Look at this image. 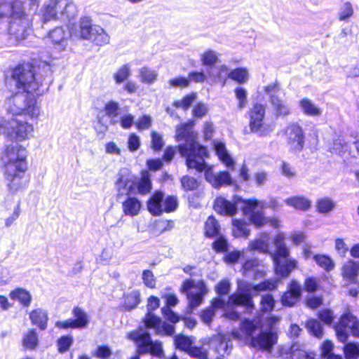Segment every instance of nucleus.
Segmentation results:
<instances>
[{"label":"nucleus","instance_id":"f257e3e1","mask_svg":"<svg viewBox=\"0 0 359 359\" xmlns=\"http://www.w3.org/2000/svg\"><path fill=\"white\" fill-rule=\"evenodd\" d=\"M43 71L45 75L36 74L29 63L18 65L13 69L10 81L18 91L5 102L8 113L30 118L39 116V108L34 94L42 95L52 82L50 66L45 63Z\"/></svg>","mask_w":359,"mask_h":359},{"label":"nucleus","instance_id":"f03ea898","mask_svg":"<svg viewBox=\"0 0 359 359\" xmlns=\"http://www.w3.org/2000/svg\"><path fill=\"white\" fill-rule=\"evenodd\" d=\"M27 156V149L18 142L6 145L1 153L0 161L4 181L8 192L12 195L23 191L27 186L28 181L25 176Z\"/></svg>","mask_w":359,"mask_h":359},{"label":"nucleus","instance_id":"7ed1b4c3","mask_svg":"<svg viewBox=\"0 0 359 359\" xmlns=\"http://www.w3.org/2000/svg\"><path fill=\"white\" fill-rule=\"evenodd\" d=\"M193 126L190 123H184L176 126L175 140L184 141L177 146L178 152L186 158V165L189 168L201 171L206 165L205 158L208 157V151L204 146L199 144L196 135L193 131Z\"/></svg>","mask_w":359,"mask_h":359},{"label":"nucleus","instance_id":"20e7f679","mask_svg":"<svg viewBox=\"0 0 359 359\" xmlns=\"http://www.w3.org/2000/svg\"><path fill=\"white\" fill-rule=\"evenodd\" d=\"M278 283L277 280H265L256 285H252L245 282L238 281L236 292L229 295L228 301H225L222 297L215 298L210 307L215 311L216 309L224 308L228 305L241 306L245 307L248 313H250L255 307L252 296V291L272 290L277 287Z\"/></svg>","mask_w":359,"mask_h":359},{"label":"nucleus","instance_id":"39448f33","mask_svg":"<svg viewBox=\"0 0 359 359\" xmlns=\"http://www.w3.org/2000/svg\"><path fill=\"white\" fill-rule=\"evenodd\" d=\"M259 203V201L257 199L242 198H238L235 203H233L223 197H218L215 199L214 209L220 215L233 216L236 213L238 205H240L243 213L250 216V221L257 226H261L264 224V215L262 212L255 211L257 207H260Z\"/></svg>","mask_w":359,"mask_h":359},{"label":"nucleus","instance_id":"423d86ee","mask_svg":"<svg viewBox=\"0 0 359 359\" xmlns=\"http://www.w3.org/2000/svg\"><path fill=\"white\" fill-rule=\"evenodd\" d=\"M41 22L45 24L51 20L69 22L78 14L76 5L70 0H46L40 11Z\"/></svg>","mask_w":359,"mask_h":359},{"label":"nucleus","instance_id":"0eeeda50","mask_svg":"<svg viewBox=\"0 0 359 359\" xmlns=\"http://www.w3.org/2000/svg\"><path fill=\"white\" fill-rule=\"evenodd\" d=\"M25 3H20L8 18V34L16 42L25 39L32 32V19L25 13Z\"/></svg>","mask_w":359,"mask_h":359},{"label":"nucleus","instance_id":"6e6552de","mask_svg":"<svg viewBox=\"0 0 359 359\" xmlns=\"http://www.w3.org/2000/svg\"><path fill=\"white\" fill-rule=\"evenodd\" d=\"M285 237L282 234L277 235L273 241L276 252L273 254V260L275 264V271L281 278L289 276L292 270L297 267V261L289 258L290 250L284 241Z\"/></svg>","mask_w":359,"mask_h":359},{"label":"nucleus","instance_id":"1a4fd4ad","mask_svg":"<svg viewBox=\"0 0 359 359\" xmlns=\"http://www.w3.org/2000/svg\"><path fill=\"white\" fill-rule=\"evenodd\" d=\"M128 337L136 344L138 355L150 353L159 358L163 355L162 343L159 341H153L148 331L142 329L134 330L130 332Z\"/></svg>","mask_w":359,"mask_h":359},{"label":"nucleus","instance_id":"9d476101","mask_svg":"<svg viewBox=\"0 0 359 359\" xmlns=\"http://www.w3.org/2000/svg\"><path fill=\"white\" fill-rule=\"evenodd\" d=\"M79 36L82 39L102 46L109 43L110 37L99 25H93L89 17H82L79 20Z\"/></svg>","mask_w":359,"mask_h":359},{"label":"nucleus","instance_id":"9b49d317","mask_svg":"<svg viewBox=\"0 0 359 359\" xmlns=\"http://www.w3.org/2000/svg\"><path fill=\"white\" fill-rule=\"evenodd\" d=\"M178 207L177 198L175 196L165 197L163 192L155 191L147 202L149 212L154 216H160L165 212H174Z\"/></svg>","mask_w":359,"mask_h":359},{"label":"nucleus","instance_id":"f8f14e48","mask_svg":"<svg viewBox=\"0 0 359 359\" xmlns=\"http://www.w3.org/2000/svg\"><path fill=\"white\" fill-rule=\"evenodd\" d=\"M335 331L339 341L342 343L347 341L349 334L359 337V323L357 318L349 311L346 312L335 326Z\"/></svg>","mask_w":359,"mask_h":359},{"label":"nucleus","instance_id":"ddd939ff","mask_svg":"<svg viewBox=\"0 0 359 359\" xmlns=\"http://www.w3.org/2000/svg\"><path fill=\"white\" fill-rule=\"evenodd\" d=\"M286 144L294 153H300L305 144V135L302 128L297 123H290L283 130Z\"/></svg>","mask_w":359,"mask_h":359},{"label":"nucleus","instance_id":"4468645a","mask_svg":"<svg viewBox=\"0 0 359 359\" xmlns=\"http://www.w3.org/2000/svg\"><path fill=\"white\" fill-rule=\"evenodd\" d=\"M280 90V88L277 81L269 84L264 88V93L269 96V101L276 118L285 117L291 113L289 106L278 97Z\"/></svg>","mask_w":359,"mask_h":359},{"label":"nucleus","instance_id":"2eb2a0df","mask_svg":"<svg viewBox=\"0 0 359 359\" xmlns=\"http://www.w3.org/2000/svg\"><path fill=\"white\" fill-rule=\"evenodd\" d=\"M277 340L278 334L272 330H268L260 332L257 336H252L250 343L255 348L271 351Z\"/></svg>","mask_w":359,"mask_h":359},{"label":"nucleus","instance_id":"dca6fc26","mask_svg":"<svg viewBox=\"0 0 359 359\" xmlns=\"http://www.w3.org/2000/svg\"><path fill=\"white\" fill-rule=\"evenodd\" d=\"M75 319H67L65 321H57L55 325L58 327L67 329H83L87 327L89 319L87 313L80 307H75L72 311Z\"/></svg>","mask_w":359,"mask_h":359},{"label":"nucleus","instance_id":"f3484780","mask_svg":"<svg viewBox=\"0 0 359 359\" xmlns=\"http://www.w3.org/2000/svg\"><path fill=\"white\" fill-rule=\"evenodd\" d=\"M12 129L10 139L24 141L33 136L34 127L26 121L11 118Z\"/></svg>","mask_w":359,"mask_h":359},{"label":"nucleus","instance_id":"a211bd4d","mask_svg":"<svg viewBox=\"0 0 359 359\" xmlns=\"http://www.w3.org/2000/svg\"><path fill=\"white\" fill-rule=\"evenodd\" d=\"M249 126L251 132L258 133L259 135L262 136V128L264 126V118L265 116V107L262 104H255L249 111Z\"/></svg>","mask_w":359,"mask_h":359},{"label":"nucleus","instance_id":"6ab92c4d","mask_svg":"<svg viewBox=\"0 0 359 359\" xmlns=\"http://www.w3.org/2000/svg\"><path fill=\"white\" fill-rule=\"evenodd\" d=\"M202 171L205 172V180L215 189H219L222 186L231 185L233 183L231 175L227 171H222L215 174L207 163Z\"/></svg>","mask_w":359,"mask_h":359},{"label":"nucleus","instance_id":"aec40b11","mask_svg":"<svg viewBox=\"0 0 359 359\" xmlns=\"http://www.w3.org/2000/svg\"><path fill=\"white\" fill-rule=\"evenodd\" d=\"M144 325L147 328H154L158 334H163L172 336L175 333V325L163 322L154 314H149L144 319Z\"/></svg>","mask_w":359,"mask_h":359},{"label":"nucleus","instance_id":"412c9836","mask_svg":"<svg viewBox=\"0 0 359 359\" xmlns=\"http://www.w3.org/2000/svg\"><path fill=\"white\" fill-rule=\"evenodd\" d=\"M302 285L296 280H292L287 286V290L282 296L283 305L293 306L302 297Z\"/></svg>","mask_w":359,"mask_h":359},{"label":"nucleus","instance_id":"4be33fe9","mask_svg":"<svg viewBox=\"0 0 359 359\" xmlns=\"http://www.w3.org/2000/svg\"><path fill=\"white\" fill-rule=\"evenodd\" d=\"M116 186L119 194H123V190H126V194L130 195L132 193L134 182L129 177L128 170L122 169L118 174Z\"/></svg>","mask_w":359,"mask_h":359},{"label":"nucleus","instance_id":"5701e85b","mask_svg":"<svg viewBox=\"0 0 359 359\" xmlns=\"http://www.w3.org/2000/svg\"><path fill=\"white\" fill-rule=\"evenodd\" d=\"M211 346L215 351L221 357H225L230 354L232 344L231 341L224 335H218L212 341Z\"/></svg>","mask_w":359,"mask_h":359},{"label":"nucleus","instance_id":"b1692460","mask_svg":"<svg viewBox=\"0 0 359 359\" xmlns=\"http://www.w3.org/2000/svg\"><path fill=\"white\" fill-rule=\"evenodd\" d=\"M48 35L52 42L58 46L60 50H62L67 44L70 34L62 27H57L50 31Z\"/></svg>","mask_w":359,"mask_h":359},{"label":"nucleus","instance_id":"393cba45","mask_svg":"<svg viewBox=\"0 0 359 359\" xmlns=\"http://www.w3.org/2000/svg\"><path fill=\"white\" fill-rule=\"evenodd\" d=\"M198 291L196 293L189 292L187 293V299L189 300V306L193 310L198 307L203 302L204 295L207 293L208 289L203 281L198 283Z\"/></svg>","mask_w":359,"mask_h":359},{"label":"nucleus","instance_id":"a878e982","mask_svg":"<svg viewBox=\"0 0 359 359\" xmlns=\"http://www.w3.org/2000/svg\"><path fill=\"white\" fill-rule=\"evenodd\" d=\"M29 319L32 323L38 326L40 330H44L47 328L48 316L46 310L39 308L32 311L29 313Z\"/></svg>","mask_w":359,"mask_h":359},{"label":"nucleus","instance_id":"bb28decb","mask_svg":"<svg viewBox=\"0 0 359 359\" xmlns=\"http://www.w3.org/2000/svg\"><path fill=\"white\" fill-rule=\"evenodd\" d=\"M141 202L135 197L128 196L122 203L123 212L126 216L135 217L141 209Z\"/></svg>","mask_w":359,"mask_h":359},{"label":"nucleus","instance_id":"cd10ccee","mask_svg":"<svg viewBox=\"0 0 359 359\" xmlns=\"http://www.w3.org/2000/svg\"><path fill=\"white\" fill-rule=\"evenodd\" d=\"M284 202L288 206L302 211L308 210L311 206V201L304 196H296L285 199Z\"/></svg>","mask_w":359,"mask_h":359},{"label":"nucleus","instance_id":"c85d7f7f","mask_svg":"<svg viewBox=\"0 0 359 359\" xmlns=\"http://www.w3.org/2000/svg\"><path fill=\"white\" fill-rule=\"evenodd\" d=\"M359 271V265L352 260L347 262L342 268V275L350 283L355 282Z\"/></svg>","mask_w":359,"mask_h":359},{"label":"nucleus","instance_id":"c756f323","mask_svg":"<svg viewBox=\"0 0 359 359\" xmlns=\"http://www.w3.org/2000/svg\"><path fill=\"white\" fill-rule=\"evenodd\" d=\"M214 148L218 158L223 163L226 165V167L230 168L231 166H233V160L228 153L224 143L216 142L214 144Z\"/></svg>","mask_w":359,"mask_h":359},{"label":"nucleus","instance_id":"7c9ffc66","mask_svg":"<svg viewBox=\"0 0 359 359\" xmlns=\"http://www.w3.org/2000/svg\"><path fill=\"white\" fill-rule=\"evenodd\" d=\"M299 106L304 114L309 116H319L322 110L308 98H303L299 101Z\"/></svg>","mask_w":359,"mask_h":359},{"label":"nucleus","instance_id":"2f4dec72","mask_svg":"<svg viewBox=\"0 0 359 359\" xmlns=\"http://www.w3.org/2000/svg\"><path fill=\"white\" fill-rule=\"evenodd\" d=\"M13 300L19 301L24 306H29L32 302L31 294L23 288H17L10 293Z\"/></svg>","mask_w":359,"mask_h":359},{"label":"nucleus","instance_id":"473e14b6","mask_svg":"<svg viewBox=\"0 0 359 359\" xmlns=\"http://www.w3.org/2000/svg\"><path fill=\"white\" fill-rule=\"evenodd\" d=\"M290 359H316V355L312 352H306L301 349L300 345L294 343L291 345L289 351Z\"/></svg>","mask_w":359,"mask_h":359},{"label":"nucleus","instance_id":"72a5a7b5","mask_svg":"<svg viewBox=\"0 0 359 359\" xmlns=\"http://www.w3.org/2000/svg\"><path fill=\"white\" fill-rule=\"evenodd\" d=\"M335 202L329 197H324L316 201V210L322 214H327L335 208Z\"/></svg>","mask_w":359,"mask_h":359},{"label":"nucleus","instance_id":"f704fd0d","mask_svg":"<svg viewBox=\"0 0 359 359\" xmlns=\"http://www.w3.org/2000/svg\"><path fill=\"white\" fill-rule=\"evenodd\" d=\"M313 259L320 267L327 272L333 270L334 268V262L328 255H314Z\"/></svg>","mask_w":359,"mask_h":359},{"label":"nucleus","instance_id":"c9c22d12","mask_svg":"<svg viewBox=\"0 0 359 359\" xmlns=\"http://www.w3.org/2000/svg\"><path fill=\"white\" fill-rule=\"evenodd\" d=\"M229 79L239 84L245 83L249 79V73L246 68L238 67L230 71Z\"/></svg>","mask_w":359,"mask_h":359},{"label":"nucleus","instance_id":"e433bc0d","mask_svg":"<svg viewBox=\"0 0 359 359\" xmlns=\"http://www.w3.org/2000/svg\"><path fill=\"white\" fill-rule=\"evenodd\" d=\"M220 226L218 222L212 216H210L205 224V234L208 238L217 236L219 233Z\"/></svg>","mask_w":359,"mask_h":359},{"label":"nucleus","instance_id":"4c0bfd02","mask_svg":"<svg viewBox=\"0 0 359 359\" xmlns=\"http://www.w3.org/2000/svg\"><path fill=\"white\" fill-rule=\"evenodd\" d=\"M120 109L119 104L117 102L111 100L105 104L104 111L106 115L111 119V124H116V121L115 118L118 116V111Z\"/></svg>","mask_w":359,"mask_h":359},{"label":"nucleus","instance_id":"58836bf2","mask_svg":"<svg viewBox=\"0 0 359 359\" xmlns=\"http://www.w3.org/2000/svg\"><path fill=\"white\" fill-rule=\"evenodd\" d=\"M23 346L29 349H34L38 344V334L34 329L25 334L22 339Z\"/></svg>","mask_w":359,"mask_h":359},{"label":"nucleus","instance_id":"ea45409f","mask_svg":"<svg viewBox=\"0 0 359 359\" xmlns=\"http://www.w3.org/2000/svg\"><path fill=\"white\" fill-rule=\"evenodd\" d=\"M174 344L176 348L187 353L193 344V341L189 337L184 334H177L174 337Z\"/></svg>","mask_w":359,"mask_h":359},{"label":"nucleus","instance_id":"a19ab883","mask_svg":"<svg viewBox=\"0 0 359 359\" xmlns=\"http://www.w3.org/2000/svg\"><path fill=\"white\" fill-rule=\"evenodd\" d=\"M306 327L313 336L321 338L323 334V330L321 323L316 319H309L306 323Z\"/></svg>","mask_w":359,"mask_h":359},{"label":"nucleus","instance_id":"79ce46f5","mask_svg":"<svg viewBox=\"0 0 359 359\" xmlns=\"http://www.w3.org/2000/svg\"><path fill=\"white\" fill-rule=\"evenodd\" d=\"M140 294L135 290L130 292L125 299V306L128 310L135 309L140 302Z\"/></svg>","mask_w":359,"mask_h":359},{"label":"nucleus","instance_id":"37998d69","mask_svg":"<svg viewBox=\"0 0 359 359\" xmlns=\"http://www.w3.org/2000/svg\"><path fill=\"white\" fill-rule=\"evenodd\" d=\"M130 76V67L128 64L123 65L114 74V78L116 83L120 84Z\"/></svg>","mask_w":359,"mask_h":359},{"label":"nucleus","instance_id":"c03bdc74","mask_svg":"<svg viewBox=\"0 0 359 359\" xmlns=\"http://www.w3.org/2000/svg\"><path fill=\"white\" fill-rule=\"evenodd\" d=\"M141 81L145 83H152L156 80L157 73L148 67H143L140 70Z\"/></svg>","mask_w":359,"mask_h":359},{"label":"nucleus","instance_id":"a18cd8bd","mask_svg":"<svg viewBox=\"0 0 359 359\" xmlns=\"http://www.w3.org/2000/svg\"><path fill=\"white\" fill-rule=\"evenodd\" d=\"M304 285L305 290L309 293H314L320 288L319 279L314 276L307 277Z\"/></svg>","mask_w":359,"mask_h":359},{"label":"nucleus","instance_id":"49530a36","mask_svg":"<svg viewBox=\"0 0 359 359\" xmlns=\"http://www.w3.org/2000/svg\"><path fill=\"white\" fill-rule=\"evenodd\" d=\"M233 225L236 229L234 231L236 236L248 237L250 234V230L247 227V224L241 219H233Z\"/></svg>","mask_w":359,"mask_h":359},{"label":"nucleus","instance_id":"de8ad7c7","mask_svg":"<svg viewBox=\"0 0 359 359\" xmlns=\"http://www.w3.org/2000/svg\"><path fill=\"white\" fill-rule=\"evenodd\" d=\"M234 93H235L236 98L238 101V109L241 110L244 109L248 102L247 90L243 87H237L234 90Z\"/></svg>","mask_w":359,"mask_h":359},{"label":"nucleus","instance_id":"09e8293b","mask_svg":"<svg viewBox=\"0 0 359 359\" xmlns=\"http://www.w3.org/2000/svg\"><path fill=\"white\" fill-rule=\"evenodd\" d=\"M196 94L191 93L187 95L181 100H176L173 102V106L176 108H182L184 110L188 109L196 100Z\"/></svg>","mask_w":359,"mask_h":359},{"label":"nucleus","instance_id":"8fccbe9b","mask_svg":"<svg viewBox=\"0 0 359 359\" xmlns=\"http://www.w3.org/2000/svg\"><path fill=\"white\" fill-rule=\"evenodd\" d=\"M344 350L346 359H356L359 355V345L357 344L348 343Z\"/></svg>","mask_w":359,"mask_h":359},{"label":"nucleus","instance_id":"3c124183","mask_svg":"<svg viewBox=\"0 0 359 359\" xmlns=\"http://www.w3.org/2000/svg\"><path fill=\"white\" fill-rule=\"evenodd\" d=\"M73 344V337L70 335L62 336L57 341L58 351L61 353H65Z\"/></svg>","mask_w":359,"mask_h":359},{"label":"nucleus","instance_id":"603ef678","mask_svg":"<svg viewBox=\"0 0 359 359\" xmlns=\"http://www.w3.org/2000/svg\"><path fill=\"white\" fill-rule=\"evenodd\" d=\"M261 309L264 312L271 311L275 306V300L271 294H266L262 297Z\"/></svg>","mask_w":359,"mask_h":359},{"label":"nucleus","instance_id":"864d4df0","mask_svg":"<svg viewBox=\"0 0 359 359\" xmlns=\"http://www.w3.org/2000/svg\"><path fill=\"white\" fill-rule=\"evenodd\" d=\"M212 247L217 253L226 252L229 248V243L224 236H219L212 243Z\"/></svg>","mask_w":359,"mask_h":359},{"label":"nucleus","instance_id":"5fc2aeb1","mask_svg":"<svg viewBox=\"0 0 359 359\" xmlns=\"http://www.w3.org/2000/svg\"><path fill=\"white\" fill-rule=\"evenodd\" d=\"M181 184L185 191H194L198 187V181L189 176H184L181 179Z\"/></svg>","mask_w":359,"mask_h":359},{"label":"nucleus","instance_id":"6e6d98bb","mask_svg":"<svg viewBox=\"0 0 359 359\" xmlns=\"http://www.w3.org/2000/svg\"><path fill=\"white\" fill-rule=\"evenodd\" d=\"M151 137L152 149L156 151H161L165 144L162 135L156 131H153L151 133Z\"/></svg>","mask_w":359,"mask_h":359},{"label":"nucleus","instance_id":"4d7b16f0","mask_svg":"<svg viewBox=\"0 0 359 359\" xmlns=\"http://www.w3.org/2000/svg\"><path fill=\"white\" fill-rule=\"evenodd\" d=\"M161 313L165 319L172 324H175L180 321L181 318L171 308L163 306L161 308Z\"/></svg>","mask_w":359,"mask_h":359},{"label":"nucleus","instance_id":"13d9d810","mask_svg":"<svg viewBox=\"0 0 359 359\" xmlns=\"http://www.w3.org/2000/svg\"><path fill=\"white\" fill-rule=\"evenodd\" d=\"M187 353L193 357L198 359H207L208 353L202 346H196L191 345Z\"/></svg>","mask_w":359,"mask_h":359},{"label":"nucleus","instance_id":"bf43d9fd","mask_svg":"<svg viewBox=\"0 0 359 359\" xmlns=\"http://www.w3.org/2000/svg\"><path fill=\"white\" fill-rule=\"evenodd\" d=\"M13 278V271L8 267L0 266V285L9 283Z\"/></svg>","mask_w":359,"mask_h":359},{"label":"nucleus","instance_id":"052dcab7","mask_svg":"<svg viewBox=\"0 0 359 359\" xmlns=\"http://www.w3.org/2000/svg\"><path fill=\"white\" fill-rule=\"evenodd\" d=\"M151 189V182L148 176H143L137 184L138 192L141 194H145Z\"/></svg>","mask_w":359,"mask_h":359},{"label":"nucleus","instance_id":"680f3d73","mask_svg":"<svg viewBox=\"0 0 359 359\" xmlns=\"http://www.w3.org/2000/svg\"><path fill=\"white\" fill-rule=\"evenodd\" d=\"M256 329L257 326L252 320L244 319L241 323V330L248 336H251Z\"/></svg>","mask_w":359,"mask_h":359},{"label":"nucleus","instance_id":"e2e57ef3","mask_svg":"<svg viewBox=\"0 0 359 359\" xmlns=\"http://www.w3.org/2000/svg\"><path fill=\"white\" fill-rule=\"evenodd\" d=\"M12 126L11 119L6 120L5 118L0 116V134L10 139Z\"/></svg>","mask_w":359,"mask_h":359},{"label":"nucleus","instance_id":"0e129e2a","mask_svg":"<svg viewBox=\"0 0 359 359\" xmlns=\"http://www.w3.org/2000/svg\"><path fill=\"white\" fill-rule=\"evenodd\" d=\"M20 212H21L20 205V203H18L14 208V210H13L12 214L9 217H8L7 218L5 219L4 226L6 228L11 227L15 223V222L18 219V217L20 215Z\"/></svg>","mask_w":359,"mask_h":359},{"label":"nucleus","instance_id":"69168bd1","mask_svg":"<svg viewBox=\"0 0 359 359\" xmlns=\"http://www.w3.org/2000/svg\"><path fill=\"white\" fill-rule=\"evenodd\" d=\"M142 280L144 284L149 287L154 288L156 286V279L153 272L150 270H144L142 272Z\"/></svg>","mask_w":359,"mask_h":359},{"label":"nucleus","instance_id":"338daca9","mask_svg":"<svg viewBox=\"0 0 359 359\" xmlns=\"http://www.w3.org/2000/svg\"><path fill=\"white\" fill-rule=\"evenodd\" d=\"M201 60L205 65H212L217 62V56L214 51L210 50L202 55Z\"/></svg>","mask_w":359,"mask_h":359},{"label":"nucleus","instance_id":"774afa93","mask_svg":"<svg viewBox=\"0 0 359 359\" xmlns=\"http://www.w3.org/2000/svg\"><path fill=\"white\" fill-rule=\"evenodd\" d=\"M230 71L227 66L222 65L219 67V72L217 75L218 81L224 86L226 83L227 79L229 78Z\"/></svg>","mask_w":359,"mask_h":359}]
</instances>
